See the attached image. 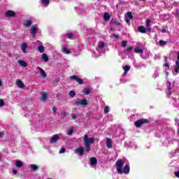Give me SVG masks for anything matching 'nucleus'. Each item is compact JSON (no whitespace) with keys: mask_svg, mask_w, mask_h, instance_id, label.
<instances>
[{"mask_svg":"<svg viewBox=\"0 0 179 179\" xmlns=\"http://www.w3.org/2000/svg\"><path fill=\"white\" fill-rule=\"evenodd\" d=\"M83 139L85 146V152L89 153V152H90V145L94 143V141H96V139L94 137L89 138V136H87V134L84 135Z\"/></svg>","mask_w":179,"mask_h":179,"instance_id":"f257e3e1","label":"nucleus"},{"mask_svg":"<svg viewBox=\"0 0 179 179\" xmlns=\"http://www.w3.org/2000/svg\"><path fill=\"white\" fill-rule=\"evenodd\" d=\"M124 162L122 159H118L116 163V170L119 174H122V169L124 168Z\"/></svg>","mask_w":179,"mask_h":179,"instance_id":"f03ea898","label":"nucleus"},{"mask_svg":"<svg viewBox=\"0 0 179 179\" xmlns=\"http://www.w3.org/2000/svg\"><path fill=\"white\" fill-rule=\"evenodd\" d=\"M144 124H149V120L140 119L134 122V125L136 128H141Z\"/></svg>","mask_w":179,"mask_h":179,"instance_id":"7ed1b4c3","label":"nucleus"},{"mask_svg":"<svg viewBox=\"0 0 179 179\" xmlns=\"http://www.w3.org/2000/svg\"><path fill=\"white\" fill-rule=\"evenodd\" d=\"M69 79H70V80H75L79 85H83V83H84L83 80H82V78H78V76H76V75L71 76L69 77Z\"/></svg>","mask_w":179,"mask_h":179,"instance_id":"20e7f679","label":"nucleus"},{"mask_svg":"<svg viewBox=\"0 0 179 179\" xmlns=\"http://www.w3.org/2000/svg\"><path fill=\"white\" fill-rule=\"evenodd\" d=\"M87 99H81L80 101L77 99L75 102V106H76V107H79V106H87Z\"/></svg>","mask_w":179,"mask_h":179,"instance_id":"39448f33","label":"nucleus"},{"mask_svg":"<svg viewBox=\"0 0 179 179\" xmlns=\"http://www.w3.org/2000/svg\"><path fill=\"white\" fill-rule=\"evenodd\" d=\"M38 31V28H37V26L33 25L31 27V29L29 30V33L32 35L33 38H36V34H37V32Z\"/></svg>","mask_w":179,"mask_h":179,"instance_id":"423d86ee","label":"nucleus"},{"mask_svg":"<svg viewBox=\"0 0 179 179\" xmlns=\"http://www.w3.org/2000/svg\"><path fill=\"white\" fill-rule=\"evenodd\" d=\"M6 17H15L16 13L12 10H8L6 12Z\"/></svg>","mask_w":179,"mask_h":179,"instance_id":"0eeeda50","label":"nucleus"},{"mask_svg":"<svg viewBox=\"0 0 179 179\" xmlns=\"http://www.w3.org/2000/svg\"><path fill=\"white\" fill-rule=\"evenodd\" d=\"M75 153L79 155V156H83V153H85V148H83V147L76 148L75 150Z\"/></svg>","mask_w":179,"mask_h":179,"instance_id":"6e6552de","label":"nucleus"},{"mask_svg":"<svg viewBox=\"0 0 179 179\" xmlns=\"http://www.w3.org/2000/svg\"><path fill=\"white\" fill-rule=\"evenodd\" d=\"M131 169L129 168V164H126L122 169V174H129Z\"/></svg>","mask_w":179,"mask_h":179,"instance_id":"1a4fd4ad","label":"nucleus"},{"mask_svg":"<svg viewBox=\"0 0 179 179\" xmlns=\"http://www.w3.org/2000/svg\"><path fill=\"white\" fill-rule=\"evenodd\" d=\"M106 146L108 149H111L113 148V140L110 138H106Z\"/></svg>","mask_w":179,"mask_h":179,"instance_id":"9d476101","label":"nucleus"},{"mask_svg":"<svg viewBox=\"0 0 179 179\" xmlns=\"http://www.w3.org/2000/svg\"><path fill=\"white\" fill-rule=\"evenodd\" d=\"M16 85L20 89H23V87H24V83H23V81L19 79L16 80Z\"/></svg>","mask_w":179,"mask_h":179,"instance_id":"9b49d317","label":"nucleus"},{"mask_svg":"<svg viewBox=\"0 0 179 179\" xmlns=\"http://www.w3.org/2000/svg\"><path fill=\"white\" fill-rule=\"evenodd\" d=\"M58 139H59V136H58L57 134H55L52 136L50 142V143H55V142H57V141H58Z\"/></svg>","mask_w":179,"mask_h":179,"instance_id":"f8f14e48","label":"nucleus"},{"mask_svg":"<svg viewBox=\"0 0 179 179\" xmlns=\"http://www.w3.org/2000/svg\"><path fill=\"white\" fill-rule=\"evenodd\" d=\"M91 166H96L97 165V159L96 157H90V158Z\"/></svg>","mask_w":179,"mask_h":179,"instance_id":"ddd939ff","label":"nucleus"},{"mask_svg":"<svg viewBox=\"0 0 179 179\" xmlns=\"http://www.w3.org/2000/svg\"><path fill=\"white\" fill-rule=\"evenodd\" d=\"M111 19V16L110 15V14H108V13L105 12L103 14V20H105V22H108V20H110Z\"/></svg>","mask_w":179,"mask_h":179,"instance_id":"4468645a","label":"nucleus"},{"mask_svg":"<svg viewBox=\"0 0 179 179\" xmlns=\"http://www.w3.org/2000/svg\"><path fill=\"white\" fill-rule=\"evenodd\" d=\"M38 69H39L40 75L41 76H42V78H45L47 76V73H45V71L43 70V69H41V67H38Z\"/></svg>","mask_w":179,"mask_h":179,"instance_id":"2eb2a0df","label":"nucleus"},{"mask_svg":"<svg viewBox=\"0 0 179 179\" xmlns=\"http://www.w3.org/2000/svg\"><path fill=\"white\" fill-rule=\"evenodd\" d=\"M138 30L140 33H142L143 34H145V33H146V29L143 26L138 27Z\"/></svg>","mask_w":179,"mask_h":179,"instance_id":"dca6fc26","label":"nucleus"},{"mask_svg":"<svg viewBox=\"0 0 179 179\" xmlns=\"http://www.w3.org/2000/svg\"><path fill=\"white\" fill-rule=\"evenodd\" d=\"M21 50L22 52L26 53V50H27V43H23L21 45Z\"/></svg>","mask_w":179,"mask_h":179,"instance_id":"f3484780","label":"nucleus"},{"mask_svg":"<svg viewBox=\"0 0 179 179\" xmlns=\"http://www.w3.org/2000/svg\"><path fill=\"white\" fill-rule=\"evenodd\" d=\"M123 69L124 71V75H127V73H128V72H129V70L131 69V66L129 65H126V66H123Z\"/></svg>","mask_w":179,"mask_h":179,"instance_id":"a211bd4d","label":"nucleus"},{"mask_svg":"<svg viewBox=\"0 0 179 179\" xmlns=\"http://www.w3.org/2000/svg\"><path fill=\"white\" fill-rule=\"evenodd\" d=\"M41 94L42 101H45V100H47V93H45V92H41Z\"/></svg>","mask_w":179,"mask_h":179,"instance_id":"6ab92c4d","label":"nucleus"},{"mask_svg":"<svg viewBox=\"0 0 179 179\" xmlns=\"http://www.w3.org/2000/svg\"><path fill=\"white\" fill-rule=\"evenodd\" d=\"M42 59L45 62H48V61H50V59L48 58V55H47V54H45V53H43L42 55Z\"/></svg>","mask_w":179,"mask_h":179,"instance_id":"aec40b11","label":"nucleus"},{"mask_svg":"<svg viewBox=\"0 0 179 179\" xmlns=\"http://www.w3.org/2000/svg\"><path fill=\"white\" fill-rule=\"evenodd\" d=\"M41 2L45 8L50 5V0H41Z\"/></svg>","mask_w":179,"mask_h":179,"instance_id":"412c9836","label":"nucleus"},{"mask_svg":"<svg viewBox=\"0 0 179 179\" xmlns=\"http://www.w3.org/2000/svg\"><path fill=\"white\" fill-rule=\"evenodd\" d=\"M31 20H27L24 22L23 25L24 27H30L31 26Z\"/></svg>","mask_w":179,"mask_h":179,"instance_id":"4be33fe9","label":"nucleus"},{"mask_svg":"<svg viewBox=\"0 0 179 179\" xmlns=\"http://www.w3.org/2000/svg\"><path fill=\"white\" fill-rule=\"evenodd\" d=\"M18 64H20L21 66H24V68L27 66V62H24V60H18Z\"/></svg>","mask_w":179,"mask_h":179,"instance_id":"5701e85b","label":"nucleus"},{"mask_svg":"<svg viewBox=\"0 0 179 179\" xmlns=\"http://www.w3.org/2000/svg\"><path fill=\"white\" fill-rule=\"evenodd\" d=\"M30 168L32 170V171H37V170H38V166L36 164H31Z\"/></svg>","mask_w":179,"mask_h":179,"instance_id":"b1692460","label":"nucleus"},{"mask_svg":"<svg viewBox=\"0 0 179 179\" xmlns=\"http://www.w3.org/2000/svg\"><path fill=\"white\" fill-rule=\"evenodd\" d=\"M83 92L84 93V94L85 95H88L90 94V88L87 87V88H84L83 90Z\"/></svg>","mask_w":179,"mask_h":179,"instance_id":"393cba45","label":"nucleus"},{"mask_svg":"<svg viewBox=\"0 0 179 179\" xmlns=\"http://www.w3.org/2000/svg\"><path fill=\"white\" fill-rule=\"evenodd\" d=\"M15 166L18 169H20L21 167H23V162L22 161H17L15 163Z\"/></svg>","mask_w":179,"mask_h":179,"instance_id":"a878e982","label":"nucleus"},{"mask_svg":"<svg viewBox=\"0 0 179 179\" xmlns=\"http://www.w3.org/2000/svg\"><path fill=\"white\" fill-rule=\"evenodd\" d=\"M174 71L176 73H178V71H179V62L178 61L176 62Z\"/></svg>","mask_w":179,"mask_h":179,"instance_id":"bb28decb","label":"nucleus"},{"mask_svg":"<svg viewBox=\"0 0 179 179\" xmlns=\"http://www.w3.org/2000/svg\"><path fill=\"white\" fill-rule=\"evenodd\" d=\"M104 47H106V44L104 43V42L100 41L98 44V48H101V50H103Z\"/></svg>","mask_w":179,"mask_h":179,"instance_id":"cd10ccee","label":"nucleus"},{"mask_svg":"<svg viewBox=\"0 0 179 179\" xmlns=\"http://www.w3.org/2000/svg\"><path fill=\"white\" fill-rule=\"evenodd\" d=\"M125 17H127V19H134V15H132V13L128 12L127 13V15H125Z\"/></svg>","mask_w":179,"mask_h":179,"instance_id":"c85d7f7f","label":"nucleus"},{"mask_svg":"<svg viewBox=\"0 0 179 179\" xmlns=\"http://www.w3.org/2000/svg\"><path fill=\"white\" fill-rule=\"evenodd\" d=\"M132 50H134V47L130 46V47L127 48V49H125V50H124V52L126 54H129V51H132Z\"/></svg>","mask_w":179,"mask_h":179,"instance_id":"c756f323","label":"nucleus"},{"mask_svg":"<svg viewBox=\"0 0 179 179\" xmlns=\"http://www.w3.org/2000/svg\"><path fill=\"white\" fill-rule=\"evenodd\" d=\"M45 50V48L43 45H39L38 47V51H39V52L43 53V52H44Z\"/></svg>","mask_w":179,"mask_h":179,"instance_id":"7c9ffc66","label":"nucleus"},{"mask_svg":"<svg viewBox=\"0 0 179 179\" xmlns=\"http://www.w3.org/2000/svg\"><path fill=\"white\" fill-rule=\"evenodd\" d=\"M166 86H167V87H168V90H169V92H171V83L170 81L167 80V82H166Z\"/></svg>","mask_w":179,"mask_h":179,"instance_id":"2f4dec72","label":"nucleus"},{"mask_svg":"<svg viewBox=\"0 0 179 179\" xmlns=\"http://www.w3.org/2000/svg\"><path fill=\"white\" fill-rule=\"evenodd\" d=\"M69 96H70V97H75L76 96V92H75V91H70L69 92Z\"/></svg>","mask_w":179,"mask_h":179,"instance_id":"473e14b6","label":"nucleus"},{"mask_svg":"<svg viewBox=\"0 0 179 179\" xmlns=\"http://www.w3.org/2000/svg\"><path fill=\"white\" fill-rule=\"evenodd\" d=\"M134 52H136V54L143 53V50L139 49V48H136L134 50Z\"/></svg>","mask_w":179,"mask_h":179,"instance_id":"72a5a7b5","label":"nucleus"},{"mask_svg":"<svg viewBox=\"0 0 179 179\" xmlns=\"http://www.w3.org/2000/svg\"><path fill=\"white\" fill-rule=\"evenodd\" d=\"M64 52L65 54H71V50L69 49H68L67 48H63Z\"/></svg>","mask_w":179,"mask_h":179,"instance_id":"f704fd0d","label":"nucleus"},{"mask_svg":"<svg viewBox=\"0 0 179 179\" xmlns=\"http://www.w3.org/2000/svg\"><path fill=\"white\" fill-rule=\"evenodd\" d=\"M159 45H166V44H167V41L161 40L159 41Z\"/></svg>","mask_w":179,"mask_h":179,"instance_id":"c9c22d12","label":"nucleus"},{"mask_svg":"<svg viewBox=\"0 0 179 179\" xmlns=\"http://www.w3.org/2000/svg\"><path fill=\"white\" fill-rule=\"evenodd\" d=\"M104 113H105V114H107V113H110V108H109L108 106H106L105 107V108H104Z\"/></svg>","mask_w":179,"mask_h":179,"instance_id":"e433bc0d","label":"nucleus"},{"mask_svg":"<svg viewBox=\"0 0 179 179\" xmlns=\"http://www.w3.org/2000/svg\"><path fill=\"white\" fill-rule=\"evenodd\" d=\"M111 22L113 24H115L116 26H121V22H118V21H111Z\"/></svg>","mask_w":179,"mask_h":179,"instance_id":"4c0bfd02","label":"nucleus"},{"mask_svg":"<svg viewBox=\"0 0 179 179\" xmlns=\"http://www.w3.org/2000/svg\"><path fill=\"white\" fill-rule=\"evenodd\" d=\"M146 26H147V29H150V20H147Z\"/></svg>","mask_w":179,"mask_h":179,"instance_id":"58836bf2","label":"nucleus"},{"mask_svg":"<svg viewBox=\"0 0 179 179\" xmlns=\"http://www.w3.org/2000/svg\"><path fill=\"white\" fill-rule=\"evenodd\" d=\"M66 152V149L65 148H62L59 151V153H65Z\"/></svg>","mask_w":179,"mask_h":179,"instance_id":"ea45409f","label":"nucleus"},{"mask_svg":"<svg viewBox=\"0 0 179 179\" xmlns=\"http://www.w3.org/2000/svg\"><path fill=\"white\" fill-rule=\"evenodd\" d=\"M127 43H128V41H122V46L124 47V48L127 47Z\"/></svg>","mask_w":179,"mask_h":179,"instance_id":"a19ab883","label":"nucleus"},{"mask_svg":"<svg viewBox=\"0 0 179 179\" xmlns=\"http://www.w3.org/2000/svg\"><path fill=\"white\" fill-rule=\"evenodd\" d=\"M125 19H126V22L127 24L130 26L131 25V19L129 18H127V17H125Z\"/></svg>","mask_w":179,"mask_h":179,"instance_id":"79ce46f5","label":"nucleus"},{"mask_svg":"<svg viewBox=\"0 0 179 179\" xmlns=\"http://www.w3.org/2000/svg\"><path fill=\"white\" fill-rule=\"evenodd\" d=\"M73 130L72 129H70L68 132H67V135H73Z\"/></svg>","mask_w":179,"mask_h":179,"instance_id":"37998d69","label":"nucleus"},{"mask_svg":"<svg viewBox=\"0 0 179 179\" xmlns=\"http://www.w3.org/2000/svg\"><path fill=\"white\" fill-rule=\"evenodd\" d=\"M110 37H115V38H120V36L115 34H111Z\"/></svg>","mask_w":179,"mask_h":179,"instance_id":"c03bdc74","label":"nucleus"},{"mask_svg":"<svg viewBox=\"0 0 179 179\" xmlns=\"http://www.w3.org/2000/svg\"><path fill=\"white\" fill-rule=\"evenodd\" d=\"M5 106V102L3 99H0V107H3Z\"/></svg>","mask_w":179,"mask_h":179,"instance_id":"a18cd8bd","label":"nucleus"},{"mask_svg":"<svg viewBox=\"0 0 179 179\" xmlns=\"http://www.w3.org/2000/svg\"><path fill=\"white\" fill-rule=\"evenodd\" d=\"M65 117H66V112L62 111V118L64 119Z\"/></svg>","mask_w":179,"mask_h":179,"instance_id":"49530a36","label":"nucleus"},{"mask_svg":"<svg viewBox=\"0 0 179 179\" xmlns=\"http://www.w3.org/2000/svg\"><path fill=\"white\" fill-rule=\"evenodd\" d=\"M72 37H73V34H72V33L67 34V38H72Z\"/></svg>","mask_w":179,"mask_h":179,"instance_id":"de8ad7c7","label":"nucleus"},{"mask_svg":"<svg viewBox=\"0 0 179 179\" xmlns=\"http://www.w3.org/2000/svg\"><path fill=\"white\" fill-rule=\"evenodd\" d=\"M57 110H58V108H57V107L52 108V111H53L54 115H55V114H57Z\"/></svg>","mask_w":179,"mask_h":179,"instance_id":"09e8293b","label":"nucleus"},{"mask_svg":"<svg viewBox=\"0 0 179 179\" xmlns=\"http://www.w3.org/2000/svg\"><path fill=\"white\" fill-rule=\"evenodd\" d=\"M71 116H72L73 120H76V118H78V117L76 116V114H75V113H73L71 115Z\"/></svg>","mask_w":179,"mask_h":179,"instance_id":"8fccbe9b","label":"nucleus"},{"mask_svg":"<svg viewBox=\"0 0 179 179\" xmlns=\"http://www.w3.org/2000/svg\"><path fill=\"white\" fill-rule=\"evenodd\" d=\"M165 68H170V64L169 62L165 63L164 64Z\"/></svg>","mask_w":179,"mask_h":179,"instance_id":"3c124183","label":"nucleus"},{"mask_svg":"<svg viewBox=\"0 0 179 179\" xmlns=\"http://www.w3.org/2000/svg\"><path fill=\"white\" fill-rule=\"evenodd\" d=\"M175 176L176 177H178V178H179V171L175 172Z\"/></svg>","mask_w":179,"mask_h":179,"instance_id":"603ef678","label":"nucleus"},{"mask_svg":"<svg viewBox=\"0 0 179 179\" xmlns=\"http://www.w3.org/2000/svg\"><path fill=\"white\" fill-rule=\"evenodd\" d=\"M164 59L165 64H167V62H169L167 61V59H168L167 57L164 56Z\"/></svg>","mask_w":179,"mask_h":179,"instance_id":"864d4df0","label":"nucleus"},{"mask_svg":"<svg viewBox=\"0 0 179 179\" xmlns=\"http://www.w3.org/2000/svg\"><path fill=\"white\" fill-rule=\"evenodd\" d=\"M13 173L15 176H16V174H17V171L13 169Z\"/></svg>","mask_w":179,"mask_h":179,"instance_id":"5fc2aeb1","label":"nucleus"},{"mask_svg":"<svg viewBox=\"0 0 179 179\" xmlns=\"http://www.w3.org/2000/svg\"><path fill=\"white\" fill-rule=\"evenodd\" d=\"M3 135H5V133L3 131H1L0 133V138H2V136H3Z\"/></svg>","mask_w":179,"mask_h":179,"instance_id":"6e6d98bb","label":"nucleus"},{"mask_svg":"<svg viewBox=\"0 0 179 179\" xmlns=\"http://www.w3.org/2000/svg\"><path fill=\"white\" fill-rule=\"evenodd\" d=\"M171 91H169V93L166 94V96L170 98V96H171Z\"/></svg>","mask_w":179,"mask_h":179,"instance_id":"4d7b16f0","label":"nucleus"},{"mask_svg":"<svg viewBox=\"0 0 179 179\" xmlns=\"http://www.w3.org/2000/svg\"><path fill=\"white\" fill-rule=\"evenodd\" d=\"M162 33H166V31H167V30L166 29H162L161 30Z\"/></svg>","mask_w":179,"mask_h":179,"instance_id":"13d9d810","label":"nucleus"},{"mask_svg":"<svg viewBox=\"0 0 179 179\" xmlns=\"http://www.w3.org/2000/svg\"><path fill=\"white\" fill-rule=\"evenodd\" d=\"M115 31V29L114 28L110 29V31Z\"/></svg>","mask_w":179,"mask_h":179,"instance_id":"bf43d9fd","label":"nucleus"},{"mask_svg":"<svg viewBox=\"0 0 179 179\" xmlns=\"http://www.w3.org/2000/svg\"><path fill=\"white\" fill-rule=\"evenodd\" d=\"M176 61H178V62H179V52H178V60H176Z\"/></svg>","mask_w":179,"mask_h":179,"instance_id":"052dcab7","label":"nucleus"},{"mask_svg":"<svg viewBox=\"0 0 179 179\" xmlns=\"http://www.w3.org/2000/svg\"><path fill=\"white\" fill-rule=\"evenodd\" d=\"M0 86H2V81L0 80Z\"/></svg>","mask_w":179,"mask_h":179,"instance_id":"680f3d73","label":"nucleus"},{"mask_svg":"<svg viewBox=\"0 0 179 179\" xmlns=\"http://www.w3.org/2000/svg\"><path fill=\"white\" fill-rule=\"evenodd\" d=\"M178 122H179V120H178Z\"/></svg>","mask_w":179,"mask_h":179,"instance_id":"e2e57ef3","label":"nucleus"}]
</instances>
